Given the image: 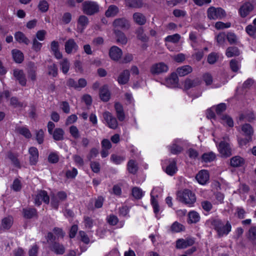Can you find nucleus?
Returning <instances> with one entry per match:
<instances>
[{
  "instance_id": "f257e3e1",
  "label": "nucleus",
  "mask_w": 256,
  "mask_h": 256,
  "mask_svg": "<svg viewBox=\"0 0 256 256\" xmlns=\"http://www.w3.org/2000/svg\"><path fill=\"white\" fill-rule=\"evenodd\" d=\"M176 196V198L179 202L188 205L190 206H192L196 201L195 194L188 189L178 191Z\"/></svg>"
},
{
  "instance_id": "f03ea898",
  "label": "nucleus",
  "mask_w": 256,
  "mask_h": 256,
  "mask_svg": "<svg viewBox=\"0 0 256 256\" xmlns=\"http://www.w3.org/2000/svg\"><path fill=\"white\" fill-rule=\"evenodd\" d=\"M212 224L216 230L219 236L227 235L231 230L232 226L228 222L224 224L221 220L215 219L212 221Z\"/></svg>"
},
{
  "instance_id": "7ed1b4c3",
  "label": "nucleus",
  "mask_w": 256,
  "mask_h": 256,
  "mask_svg": "<svg viewBox=\"0 0 256 256\" xmlns=\"http://www.w3.org/2000/svg\"><path fill=\"white\" fill-rule=\"evenodd\" d=\"M226 16L224 10L221 8L210 7L207 10V16L210 20L222 19Z\"/></svg>"
},
{
  "instance_id": "20e7f679",
  "label": "nucleus",
  "mask_w": 256,
  "mask_h": 256,
  "mask_svg": "<svg viewBox=\"0 0 256 256\" xmlns=\"http://www.w3.org/2000/svg\"><path fill=\"white\" fill-rule=\"evenodd\" d=\"M83 12L87 15H92L98 12L99 6L96 2L85 1L82 4Z\"/></svg>"
},
{
  "instance_id": "39448f33",
  "label": "nucleus",
  "mask_w": 256,
  "mask_h": 256,
  "mask_svg": "<svg viewBox=\"0 0 256 256\" xmlns=\"http://www.w3.org/2000/svg\"><path fill=\"white\" fill-rule=\"evenodd\" d=\"M176 164V162L174 159L166 160L164 162L162 168L168 174L172 176L178 170Z\"/></svg>"
},
{
  "instance_id": "423d86ee",
  "label": "nucleus",
  "mask_w": 256,
  "mask_h": 256,
  "mask_svg": "<svg viewBox=\"0 0 256 256\" xmlns=\"http://www.w3.org/2000/svg\"><path fill=\"white\" fill-rule=\"evenodd\" d=\"M168 70V66L163 62L156 63L150 68V72L153 75H159Z\"/></svg>"
},
{
  "instance_id": "0eeeda50",
  "label": "nucleus",
  "mask_w": 256,
  "mask_h": 256,
  "mask_svg": "<svg viewBox=\"0 0 256 256\" xmlns=\"http://www.w3.org/2000/svg\"><path fill=\"white\" fill-rule=\"evenodd\" d=\"M67 195L64 192H59L54 195L51 198V204L52 206L57 209L58 207L60 202L66 200Z\"/></svg>"
},
{
  "instance_id": "6e6552de",
  "label": "nucleus",
  "mask_w": 256,
  "mask_h": 256,
  "mask_svg": "<svg viewBox=\"0 0 256 256\" xmlns=\"http://www.w3.org/2000/svg\"><path fill=\"white\" fill-rule=\"evenodd\" d=\"M103 117L106 120L108 126L112 129H116L117 128L118 123L116 118H114L112 114L108 112H105L103 114Z\"/></svg>"
},
{
  "instance_id": "1a4fd4ad",
  "label": "nucleus",
  "mask_w": 256,
  "mask_h": 256,
  "mask_svg": "<svg viewBox=\"0 0 256 256\" xmlns=\"http://www.w3.org/2000/svg\"><path fill=\"white\" fill-rule=\"evenodd\" d=\"M114 28L122 30H128L130 27V22L124 18L116 19L112 22Z\"/></svg>"
},
{
  "instance_id": "9d476101",
  "label": "nucleus",
  "mask_w": 256,
  "mask_h": 256,
  "mask_svg": "<svg viewBox=\"0 0 256 256\" xmlns=\"http://www.w3.org/2000/svg\"><path fill=\"white\" fill-rule=\"evenodd\" d=\"M64 50L68 54L75 53L78 50V46L73 38H70L65 42Z\"/></svg>"
},
{
  "instance_id": "9b49d317",
  "label": "nucleus",
  "mask_w": 256,
  "mask_h": 256,
  "mask_svg": "<svg viewBox=\"0 0 256 256\" xmlns=\"http://www.w3.org/2000/svg\"><path fill=\"white\" fill-rule=\"evenodd\" d=\"M34 200L36 204L40 206L41 204L42 201H43L46 204H48L50 202V198L46 191L40 190L38 191L37 194L35 195Z\"/></svg>"
},
{
  "instance_id": "f8f14e48",
  "label": "nucleus",
  "mask_w": 256,
  "mask_h": 256,
  "mask_svg": "<svg viewBox=\"0 0 256 256\" xmlns=\"http://www.w3.org/2000/svg\"><path fill=\"white\" fill-rule=\"evenodd\" d=\"M194 242V239L192 238L186 239L180 238L176 241V248L178 249L186 248L192 246Z\"/></svg>"
},
{
  "instance_id": "ddd939ff",
  "label": "nucleus",
  "mask_w": 256,
  "mask_h": 256,
  "mask_svg": "<svg viewBox=\"0 0 256 256\" xmlns=\"http://www.w3.org/2000/svg\"><path fill=\"white\" fill-rule=\"evenodd\" d=\"M253 5L249 2L243 4L240 8L238 12L241 17L245 18L253 10Z\"/></svg>"
},
{
  "instance_id": "4468645a",
  "label": "nucleus",
  "mask_w": 256,
  "mask_h": 256,
  "mask_svg": "<svg viewBox=\"0 0 256 256\" xmlns=\"http://www.w3.org/2000/svg\"><path fill=\"white\" fill-rule=\"evenodd\" d=\"M13 76L21 86H26V80L25 74L22 70H14L13 71Z\"/></svg>"
},
{
  "instance_id": "2eb2a0df",
  "label": "nucleus",
  "mask_w": 256,
  "mask_h": 256,
  "mask_svg": "<svg viewBox=\"0 0 256 256\" xmlns=\"http://www.w3.org/2000/svg\"><path fill=\"white\" fill-rule=\"evenodd\" d=\"M218 150L224 156H229L232 154L231 148L229 144L225 142H221L219 144Z\"/></svg>"
},
{
  "instance_id": "dca6fc26",
  "label": "nucleus",
  "mask_w": 256,
  "mask_h": 256,
  "mask_svg": "<svg viewBox=\"0 0 256 256\" xmlns=\"http://www.w3.org/2000/svg\"><path fill=\"white\" fill-rule=\"evenodd\" d=\"M122 54L120 48L116 46H112L109 50L110 58L114 61H118L121 58Z\"/></svg>"
},
{
  "instance_id": "f3484780",
  "label": "nucleus",
  "mask_w": 256,
  "mask_h": 256,
  "mask_svg": "<svg viewBox=\"0 0 256 256\" xmlns=\"http://www.w3.org/2000/svg\"><path fill=\"white\" fill-rule=\"evenodd\" d=\"M89 22L88 18L84 15L80 16L78 20V31L82 32Z\"/></svg>"
},
{
  "instance_id": "a211bd4d",
  "label": "nucleus",
  "mask_w": 256,
  "mask_h": 256,
  "mask_svg": "<svg viewBox=\"0 0 256 256\" xmlns=\"http://www.w3.org/2000/svg\"><path fill=\"white\" fill-rule=\"evenodd\" d=\"M166 84L168 87H177L178 84V78L177 74L175 72L172 73L170 76L166 79Z\"/></svg>"
},
{
  "instance_id": "6ab92c4d",
  "label": "nucleus",
  "mask_w": 256,
  "mask_h": 256,
  "mask_svg": "<svg viewBox=\"0 0 256 256\" xmlns=\"http://www.w3.org/2000/svg\"><path fill=\"white\" fill-rule=\"evenodd\" d=\"M196 178L201 184H204L209 180V174L207 170H202L196 176Z\"/></svg>"
},
{
  "instance_id": "aec40b11",
  "label": "nucleus",
  "mask_w": 256,
  "mask_h": 256,
  "mask_svg": "<svg viewBox=\"0 0 256 256\" xmlns=\"http://www.w3.org/2000/svg\"><path fill=\"white\" fill-rule=\"evenodd\" d=\"M30 156V162L32 165L36 164L38 159V151L36 147L32 146L28 150Z\"/></svg>"
},
{
  "instance_id": "412c9836",
  "label": "nucleus",
  "mask_w": 256,
  "mask_h": 256,
  "mask_svg": "<svg viewBox=\"0 0 256 256\" xmlns=\"http://www.w3.org/2000/svg\"><path fill=\"white\" fill-rule=\"evenodd\" d=\"M37 67L34 62H29L28 64L27 72L28 78L32 81L36 80Z\"/></svg>"
},
{
  "instance_id": "4be33fe9",
  "label": "nucleus",
  "mask_w": 256,
  "mask_h": 256,
  "mask_svg": "<svg viewBox=\"0 0 256 256\" xmlns=\"http://www.w3.org/2000/svg\"><path fill=\"white\" fill-rule=\"evenodd\" d=\"M132 18L134 22L140 26L144 25L146 22V16L140 12H134L132 15Z\"/></svg>"
},
{
  "instance_id": "5701e85b",
  "label": "nucleus",
  "mask_w": 256,
  "mask_h": 256,
  "mask_svg": "<svg viewBox=\"0 0 256 256\" xmlns=\"http://www.w3.org/2000/svg\"><path fill=\"white\" fill-rule=\"evenodd\" d=\"M192 68L190 66L186 65L177 68L176 74L180 76H184L192 72Z\"/></svg>"
},
{
  "instance_id": "b1692460",
  "label": "nucleus",
  "mask_w": 256,
  "mask_h": 256,
  "mask_svg": "<svg viewBox=\"0 0 256 256\" xmlns=\"http://www.w3.org/2000/svg\"><path fill=\"white\" fill-rule=\"evenodd\" d=\"M114 108L118 120L120 122L124 121L125 119V114L122 106L119 102H116L114 104Z\"/></svg>"
},
{
  "instance_id": "393cba45",
  "label": "nucleus",
  "mask_w": 256,
  "mask_h": 256,
  "mask_svg": "<svg viewBox=\"0 0 256 256\" xmlns=\"http://www.w3.org/2000/svg\"><path fill=\"white\" fill-rule=\"evenodd\" d=\"M59 44L56 41L54 40L51 42L50 48L54 56L57 59H60L62 57V54L60 52Z\"/></svg>"
},
{
  "instance_id": "a878e982",
  "label": "nucleus",
  "mask_w": 256,
  "mask_h": 256,
  "mask_svg": "<svg viewBox=\"0 0 256 256\" xmlns=\"http://www.w3.org/2000/svg\"><path fill=\"white\" fill-rule=\"evenodd\" d=\"M200 84V81L198 78L194 80L186 79L184 82V89L188 90L190 88L198 86Z\"/></svg>"
},
{
  "instance_id": "bb28decb",
  "label": "nucleus",
  "mask_w": 256,
  "mask_h": 256,
  "mask_svg": "<svg viewBox=\"0 0 256 256\" xmlns=\"http://www.w3.org/2000/svg\"><path fill=\"white\" fill-rule=\"evenodd\" d=\"M114 32L118 42L122 44H126L127 43L128 38L123 32L118 30H114Z\"/></svg>"
},
{
  "instance_id": "cd10ccee",
  "label": "nucleus",
  "mask_w": 256,
  "mask_h": 256,
  "mask_svg": "<svg viewBox=\"0 0 256 256\" xmlns=\"http://www.w3.org/2000/svg\"><path fill=\"white\" fill-rule=\"evenodd\" d=\"M247 34L254 38H256V18L253 20L252 24L248 25L246 28Z\"/></svg>"
},
{
  "instance_id": "c85d7f7f",
  "label": "nucleus",
  "mask_w": 256,
  "mask_h": 256,
  "mask_svg": "<svg viewBox=\"0 0 256 256\" xmlns=\"http://www.w3.org/2000/svg\"><path fill=\"white\" fill-rule=\"evenodd\" d=\"M126 6L132 8H141L144 6L142 0H126Z\"/></svg>"
},
{
  "instance_id": "c756f323",
  "label": "nucleus",
  "mask_w": 256,
  "mask_h": 256,
  "mask_svg": "<svg viewBox=\"0 0 256 256\" xmlns=\"http://www.w3.org/2000/svg\"><path fill=\"white\" fill-rule=\"evenodd\" d=\"M100 96L104 102H108L110 98V92L107 86H104L100 89Z\"/></svg>"
},
{
  "instance_id": "7c9ffc66",
  "label": "nucleus",
  "mask_w": 256,
  "mask_h": 256,
  "mask_svg": "<svg viewBox=\"0 0 256 256\" xmlns=\"http://www.w3.org/2000/svg\"><path fill=\"white\" fill-rule=\"evenodd\" d=\"M129 78V71L128 70H124L120 74L118 78V82L121 84H126L128 82Z\"/></svg>"
},
{
  "instance_id": "2f4dec72",
  "label": "nucleus",
  "mask_w": 256,
  "mask_h": 256,
  "mask_svg": "<svg viewBox=\"0 0 256 256\" xmlns=\"http://www.w3.org/2000/svg\"><path fill=\"white\" fill-rule=\"evenodd\" d=\"M244 164V160L240 156H235L230 159V165L233 167H240Z\"/></svg>"
},
{
  "instance_id": "473e14b6",
  "label": "nucleus",
  "mask_w": 256,
  "mask_h": 256,
  "mask_svg": "<svg viewBox=\"0 0 256 256\" xmlns=\"http://www.w3.org/2000/svg\"><path fill=\"white\" fill-rule=\"evenodd\" d=\"M51 250L56 254H62L65 252L64 246L58 242H54L52 246Z\"/></svg>"
},
{
  "instance_id": "72a5a7b5",
  "label": "nucleus",
  "mask_w": 256,
  "mask_h": 256,
  "mask_svg": "<svg viewBox=\"0 0 256 256\" xmlns=\"http://www.w3.org/2000/svg\"><path fill=\"white\" fill-rule=\"evenodd\" d=\"M16 40L20 43H24L26 45L30 44V40L24 34L20 32H16L14 34Z\"/></svg>"
},
{
  "instance_id": "f704fd0d",
  "label": "nucleus",
  "mask_w": 256,
  "mask_h": 256,
  "mask_svg": "<svg viewBox=\"0 0 256 256\" xmlns=\"http://www.w3.org/2000/svg\"><path fill=\"white\" fill-rule=\"evenodd\" d=\"M127 170L130 173L135 174L138 170L137 162L134 160H130L127 164Z\"/></svg>"
},
{
  "instance_id": "c9c22d12",
  "label": "nucleus",
  "mask_w": 256,
  "mask_h": 256,
  "mask_svg": "<svg viewBox=\"0 0 256 256\" xmlns=\"http://www.w3.org/2000/svg\"><path fill=\"white\" fill-rule=\"evenodd\" d=\"M64 132L61 128H56L52 132L53 138L56 141L62 140L64 139Z\"/></svg>"
},
{
  "instance_id": "e433bc0d",
  "label": "nucleus",
  "mask_w": 256,
  "mask_h": 256,
  "mask_svg": "<svg viewBox=\"0 0 256 256\" xmlns=\"http://www.w3.org/2000/svg\"><path fill=\"white\" fill-rule=\"evenodd\" d=\"M242 130L244 134L249 137H252L254 134V130L250 124H245L242 126Z\"/></svg>"
},
{
  "instance_id": "4c0bfd02",
  "label": "nucleus",
  "mask_w": 256,
  "mask_h": 256,
  "mask_svg": "<svg viewBox=\"0 0 256 256\" xmlns=\"http://www.w3.org/2000/svg\"><path fill=\"white\" fill-rule=\"evenodd\" d=\"M240 52L238 48L235 46L229 47L226 49V54L228 58L238 56Z\"/></svg>"
},
{
  "instance_id": "58836bf2",
  "label": "nucleus",
  "mask_w": 256,
  "mask_h": 256,
  "mask_svg": "<svg viewBox=\"0 0 256 256\" xmlns=\"http://www.w3.org/2000/svg\"><path fill=\"white\" fill-rule=\"evenodd\" d=\"M12 54L14 60L17 63H21L24 60L23 54L19 50H14Z\"/></svg>"
},
{
  "instance_id": "ea45409f",
  "label": "nucleus",
  "mask_w": 256,
  "mask_h": 256,
  "mask_svg": "<svg viewBox=\"0 0 256 256\" xmlns=\"http://www.w3.org/2000/svg\"><path fill=\"white\" fill-rule=\"evenodd\" d=\"M23 215L26 218H31L36 215L35 208H26L23 209Z\"/></svg>"
},
{
  "instance_id": "a19ab883",
  "label": "nucleus",
  "mask_w": 256,
  "mask_h": 256,
  "mask_svg": "<svg viewBox=\"0 0 256 256\" xmlns=\"http://www.w3.org/2000/svg\"><path fill=\"white\" fill-rule=\"evenodd\" d=\"M15 130L16 132L24 136L27 138H30L32 137L30 131L26 127H17Z\"/></svg>"
},
{
  "instance_id": "79ce46f5",
  "label": "nucleus",
  "mask_w": 256,
  "mask_h": 256,
  "mask_svg": "<svg viewBox=\"0 0 256 256\" xmlns=\"http://www.w3.org/2000/svg\"><path fill=\"white\" fill-rule=\"evenodd\" d=\"M220 122L224 125H226L229 127L234 126V121L232 118L228 115H223L220 118Z\"/></svg>"
},
{
  "instance_id": "37998d69",
  "label": "nucleus",
  "mask_w": 256,
  "mask_h": 256,
  "mask_svg": "<svg viewBox=\"0 0 256 256\" xmlns=\"http://www.w3.org/2000/svg\"><path fill=\"white\" fill-rule=\"evenodd\" d=\"M188 222L196 223L200 220L199 214L195 211H191L188 213Z\"/></svg>"
},
{
  "instance_id": "c03bdc74",
  "label": "nucleus",
  "mask_w": 256,
  "mask_h": 256,
  "mask_svg": "<svg viewBox=\"0 0 256 256\" xmlns=\"http://www.w3.org/2000/svg\"><path fill=\"white\" fill-rule=\"evenodd\" d=\"M60 69L64 74L68 73L70 67V64L68 60L66 58H63L60 62Z\"/></svg>"
},
{
  "instance_id": "a18cd8bd",
  "label": "nucleus",
  "mask_w": 256,
  "mask_h": 256,
  "mask_svg": "<svg viewBox=\"0 0 256 256\" xmlns=\"http://www.w3.org/2000/svg\"><path fill=\"white\" fill-rule=\"evenodd\" d=\"M184 230V226L178 222H174L170 226V230L172 232H180Z\"/></svg>"
},
{
  "instance_id": "49530a36",
  "label": "nucleus",
  "mask_w": 256,
  "mask_h": 256,
  "mask_svg": "<svg viewBox=\"0 0 256 256\" xmlns=\"http://www.w3.org/2000/svg\"><path fill=\"white\" fill-rule=\"evenodd\" d=\"M118 12V8L114 5L110 6L106 12V16L107 17L114 16Z\"/></svg>"
},
{
  "instance_id": "de8ad7c7",
  "label": "nucleus",
  "mask_w": 256,
  "mask_h": 256,
  "mask_svg": "<svg viewBox=\"0 0 256 256\" xmlns=\"http://www.w3.org/2000/svg\"><path fill=\"white\" fill-rule=\"evenodd\" d=\"M12 224V217L8 216L2 219V228L4 230L9 229Z\"/></svg>"
},
{
  "instance_id": "09e8293b",
  "label": "nucleus",
  "mask_w": 256,
  "mask_h": 256,
  "mask_svg": "<svg viewBox=\"0 0 256 256\" xmlns=\"http://www.w3.org/2000/svg\"><path fill=\"white\" fill-rule=\"evenodd\" d=\"M132 196L136 199H140L144 195V192L138 187H134L132 190Z\"/></svg>"
},
{
  "instance_id": "8fccbe9b",
  "label": "nucleus",
  "mask_w": 256,
  "mask_h": 256,
  "mask_svg": "<svg viewBox=\"0 0 256 256\" xmlns=\"http://www.w3.org/2000/svg\"><path fill=\"white\" fill-rule=\"evenodd\" d=\"M137 38L142 42H146L148 40V37L144 34V30L142 28H138L136 31Z\"/></svg>"
},
{
  "instance_id": "3c124183",
  "label": "nucleus",
  "mask_w": 256,
  "mask_h": 256,
  "mask_svg": "<svg viewBox=\"0 0 256 256\" xmlns=\"http://www.w3.org/2000/svg\"><path fill=\"white\" fill-rule=\"evenodd\" d=\"M36 140L38 144H42L44 141V134L42 130H36L35 132Z\"/></svg>"
},
{
  "instance_id": "603ef678",
  "label": "nucleus",
  "mask_w": 256,
  "mask_h": 256,
  "mask_svg": "<svg viewBox=\"0 0 256 256\" xmlns=\"http://www.w3.org/2000/svg\"><path fill=\"white\" fill-rule=\"evenodd\" d=\"M216 158L214 154L212 152L205 153L202 156V159L204 162H208L214 160Z\"/></svg>"
},
{
  "instance_id": "864d4df0",
  "label": "nucleus",
  "mask_w": 256,
  "mask_h": 256,
  "mask_svg": "<svg viewBox=\"0 0 256 256\" xmlns=\"http://www.w3.org/2000/svg\"><path fill=\"white\" fill-rule=\"evenodd\" d=\"M230 65L232 70L234 72H237L240 67V62L234 59L230 61Z\"/></svg>"
},
{
  "instance_id": "5fc2aeb1",
  "label": "nucleus",
  "mask_w": 256,
  "mask_h": 256,
  "mask_svg": "<svg viewBox=\"0 0 256 256\" xmlns=\"http://www.w3.org/2000/svg\"><path fill=\"white\" fill-rule=\"evenodd\" d=\"M124 156H118L116 154H112L110 156V160L115 164H119L125 160Z\"/></svg>"
},
{
  "instance_id": "6e6d98bb",
  "label": "nucleus",
  "mask_w": 256,
  "mask_h": 256,
  "mask_svg": "<svg viewBox=\"0 0 256 256\" xmlns=\"http://www.w3.org/2000/svg\"><path fill=\"white\" fill-rule=\"evenodd\" d=\"M48 74L53 77H56L58 75V68L56 64L48 66Z\"/></svg>"
},
{
  "instance_id": "4d7b16f0",
  "label": "nucleus",
  "mask_w": 256,
  "mask_h": 256,
  "mask_svg": "<svg viewBox=\"0 0 256 256\" xmlns=\"http://www.w3.org/2000/svg\"><path fill=\"white\" fill-rule=\"evenodd\" d=\"M180 38V34H176L173 35H170L167 36L165 38V40L166 42H171L173 43L178 42Z\"/></svg>"
},
{
  "instance_id": "13d9d810",
  "label": "nucleus",
  "mask_w": 256,
  "mask_h": 256,
  "mask_svg": "<svg viewBox=\"0 0 256 256\" xmlns=\"http://www.w3.org/2000/svg\"><path fill=\"white\" fill-rule=\"evenodd\" d=\"M38 8L42 12H46L48 9V4L46 0H40L38 4Z\"/></svg>"
},
{
  "instance_id": "bf43d9fd",
  "label": "nucleus",
  "mask_w": 256,
  "mask_h": 256,
  "mask_svg": "<svg viewBox=\"0 0 256 256\" xmlns=\"http://www.w3.org/2000/svg\"><path fill=\"white\" fill-rule=\"evenodd\" d=\"M154 189L151 192V202L154 208V213L156 214L159 212V208L158 202L152 195V194L154 193Z\"/></svg>"
},
{
  "instance_id": "052dcab7",
  "label": "nucleus",
  "mask_w": 256,
  "mask_h": 256,
  "mask_svg": "<svg viewBox=\"0 0 256 256\" xmlns=\"http://www.w3.org/2000/svg\"><path fill=\"white\" fill-rule=\"evenodd\" d=\"M10 104L14 108H21L23 106V104L19 102L16 97H12L10 100Z\"/></svg>"
},
{
  "instance_id": "680f3d73",
  "label": "nucleus",
  "mask_w": 256,
  "mask_h": 256,
  "mask_svg": "<svg viewBox=\"0 0 256 256\" xmlns=\"http://www.w3.org/2000/svg\"><path fill=\"white\" fill-rule=\"evenodd\" d=\"M98 154V149L94 148H92L90 151L89 154H88L86 158L88 160H90L92 159H93L96 157Z\"/></svg>"
},
{
  "instance_id": "e2e57ef3",
  "label": "nucleus",
  "mask_w": 256,
  "mask_h": 256,
  "mask_svg": "<svg viewBox=\"0 0 256 256\" xmlns=\"http://www.w3.org/2000/svg\"><path fill=\"white\" fill-rule=\"evenodd\" d=\"M42 46V44L38 42L36 38H34L32 40V48L35 52L40 51Z\"/></svg>"
},
{
  "instance_id": "0e129e2a",
  "label": "nucleus",
  "mask_w": 256,
  "mask_h": 256,
  "mask_svg": "<svg viewBox=\"0 0 256 256\" xmlns=\"http://www.w3.org/2000/svg\"><path fill=\"white\" fill-rule=\"evenodd\" d=\"M107 221L110 224L115 226L118 224V220L116 216L110 214L107 218Z\"/></svg>"
},
{
  "instance_id": "69168bd1",
  "label": "nucleus",
  "mask_w": 256,
  "mask_h": 256,
  "mask_svg": "<svg viewBox=\"0 0 256 256\" xmlns=\"http://www.w3.org/2000/svg\"><path fill=\"white\" fill-rule=\"evenodd\" d=\"M230 22L224 23L222 22H218L215 24V28L217 30H221L225 28H228L230 26Z\"/></svg>"
},
{
  "instance_id": "338daca9",
  "label": "nucleus",
  "mask_w": 256,
  "mask_h": 256,
  "mask_svg": "<svg viewBox=\"0 0 256 256\" xmlns=\"http://www.w3.org/2000/svg\"><path fill=\"white\" fill-rule=\"evenodd\" d=\"M70 132L74 138H78L80 137L79 131L76 126H71L70 128Z\"/></svg>"
},
{
  "instance_id": "774afa93",
  "label": "nucleus",
  "mask_w": 256,
  "mask_h": 256,
  "mask_svg": "<svg viewBox=\"0 0 256 256\" xmlns=\"http://www.w3.org/2000/svg\"><path fill=\"white\" fill-rule=\"evenodd\" d=\"M248 237L250 240H256V227L252 226L249 230Z\"/></svg>"
}]
</instances>
